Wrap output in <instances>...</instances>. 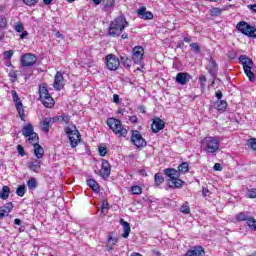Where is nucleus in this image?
Returning <instances> with one entry per match:
<instances>
[{"mask_svg":"<svg viewBox=\"0 0 256 256\" xmlns=\"http://www.w3.org/2000/svg\"><path fill=\"white\" fill-rule=\"evenodd\" d=\"M188 171L189 164L187 162L181 163L178 167V171L173 168H166L164 170V175L169 177L168 187H170V189H181V187H183V181L179 179V174L187 173Z\"/></svg>","mask_w":256,"mask_h":256,"instance_id":"nucleus-1","label":"nucleus"},{"mask_svg":"<svg viewBox=\"0 0 256 256\" xmlns=\"http://www.w3.org/2000/svg\"><path fill=\"white\" fill-rule=\"evenodd\" d=\"M127 27H129V22H127L125 16H118L110 23L108 35L110 37H119Z\"/></svg>","mask_w":256,"mask_h":256,"instance_id":"nucleus-2","label":"nucleus"},{"mask_svg":"<svg viewBox=\"0 0 256 256\" xmlns=\"http://www.w3.org/2000/svg\"><path fill=\"white\" fill-rule=\"evenodd\" d=\"M201 149L205 153H217L219 151V139L213 136H207L202 140Z\"/></svg>","mask_w":256,"mask_h":256,"instance_id":"nucleus-3","label":"nucleus"},{"mask_svg":"<svg viewBox=\"0 0 256 256\" xmlns=\"http://www.w3.org/2000/svg\"><path fill=\"white\" fill-rule=\"evenodd\" d=\"M64 131L70 141L71 147H77V145H79V142L81 141V134L79 133V130H77V126L73 124L68 125L64 128Z\"/></svg>","mask_w":256,"mask_h":256,"instance_id":"nucleus-4","label":"nucleus"},{"mask_svg":"<svg viewBox=\"0 0 256 256\" xmlns=\"http://www.w3.org/2000/svg\"><path fill=\"white\" fill-rule=\"evenodd\" d=\"M106 123L115 135H118V137H127L128 131L125 127H123L121 120L115 118H108Z\"/></svg>","mask_w":256,"mask_h":256,"instance_id":"nucleus-5","label":"nucleus"},{"mask_svg":"<svg viewBox=\"0 0 256 256\" xmlns=\"http://www.w3.org/2000/svg\"><path fill=\"white\" fill-rule=\"evenodd\" d=\"M239 62L241 63V65H243L244 73L246 77H248L249 81H255V74L252 70L253 66L255 65L253 63V60H251V58H249L248 56L241 55L239 57Z\"/></svg>","mask_w":256,"mask_h":256,"instance_id":"nucleus-6","label":"nucleus"},{"mask_svg":"<svg viewBox=\"0 0 256 256\" xmlns=\"http://www.w3.org/2000/svg\"><path fill=\"white\" fill-rule=\"evenodd\" d=\"M237 31L242 33V35H246V37H252V39L256 38V28L255 26H251L249 23L245 21H240L236 25Z\"/></svg>","mask_w":256,"mask_h":256,"instance_id":"nucleus-7","label":"nucleus"},{"mask_svg":"<svg viewBox=\"0 0 256 256\" xmlns=\"http://www.w3.org/2000/svg\"><path fill=\"white\" fill-rule=\"evenodd\" d=\"M131 143L137 149H141L143 147H147V141H145L144 137L141 135V132L138 130H133L131 135Z\"/></svg>","mask_w":256,"mask_h":256,"instance_id":"nucleus-8","label":"nucleus"},{"mask_svg":"<svg viewBox=\"0 0 256 256\" xmlns=\"http://www.w3.org/2000/svg\"><path fill=\"white\" fill-rule=\"evenodd\" d=\"M12 99L15 103L16 110L18 111V115L21 121H25V110L23 109V103L21 102V98H19V94L17 91L12 90Z\"/></svg>","mask_w":256,"mask_h":256,"instance_id":"nucleus-9","label":"nucleus"},{"mask_svg":"<svg viewBox=\"0 0 256 256\" xmlns=\"http://www.w3.org/2000/svg\"><path fill=\"white\" fill-rule=\"evenodd\" d=\"M121 65V61L114 54H108L106 56V67L109 71H117Z\"/></svg>","mask_w":256,"mask_h":256,"instance_id":"nucleus-10","label":"nucleus"},{"mask_svg":"<svg viewBox=\"0 0 256 256\" xmlns=\"http://www.w3.org/2000/svg\"><path fill=\"white\" fill-rule=\"evenodd\" d=\"M132 53H133L132 60L134 61V63H136V65H141V63H143V54L145 53V50H143V47L141 46L134 47Z\"/></svg>","mask_w":256,"mask_h":256,"instance_id":"nucleus-11","label":"nucleus"},{"mask_svg":"<svg viewBox=\"0 0 256 256\" xmlns=\"http://www.w3.org/2000/svg\"><path fill=\"white\" fill-rule=\"evenodd\" d=\"M37 63V56L31 53L24 54L22 56L23 67H33Z\"/></svg>","mask_w":256,"mask_h":256,"instance_id":"nucleus-12","label":"nucleus"},{"mask_svg":"<svg viewBox=\"0 0 256 256\" xmlns=\"http://www.w3.org/2000/svg\"><path fill=\"white\" fill-rule=\"evenodd\" d=\"M109 175H111V164H109V161L103 159L100 169V177L107 179Z\"/></svg>","mask_w":256,"mask_h":256,"instance_id":"nucleus-13","label":"nucleus"},{"mask_svg":"<svg viewBox=\"0 0 256 256\" xmlns=\"http://www.w3.org/2000/svg\"><path fill=\"white\" fill-rule=\"evenodd\" d=\"M189 81H191V74L187 72H179L176 75V83H178V85H187Z\"/></svg>","mask_w":256,"mask_h":256,"instance_id":"nucleus-14","label":"nucleus"},{"mask_svg":"<svg viewBox=\"0 0 256 256\" xmlns=\"http://www.w3.org/2000/svg\"><path fill=\"white\" fill-rule=\"evenodd\" d=\"M151 129L153 133H159V131L165 129V122L160 118H155L152 122Z\"/></svg>","mask_w":256,"mask_h":256,"instance_id":"nucleus-15","label":"nucleus"},{"mask_svg":"<svg viewBox=\"0 0 256 256\" xmlns=\"http://www.w3.org/2000/svg\"><path fill=\"white\" fill-rule=\"evenodd\" d=\"M41 165H43V162L37 158L28 162L27 167L28 169H30V171H34V173H39Z\"/></svg>","mask_w":256,"mask_h":256,"instance_id":"nucleus-16","label":"nucleus"},{"mask_svg":"<svg viewBox=\"0 0 256 256\" xmlns=\"http://www.w3.org/2000/svg\"><path fill=\"white\" fill-rule=\"evenodd\" d=\"M185 256H205V249L201 246H195L188 250Z\"/></svg>","mask_w":256,"mask_h":256,"instance_id":"nucleus-17","label":"nucleus"},{"mask_svg":"<svg viewBox=\"0 0 256 256\" xmlns=\"http://www.w3.org/2000/svg\"><path fill=\"white\" fill-rule=\"evenodd\" d=\"M138 15L141 19H144L146 21L153 19V13L147 11V8L145 6H142L138 9Z\"/></svg>","mask_w":256,"mask_h":256,"instance_id":"nucleus-18","label":"nucleus"},{"mask_svg":"<svg viewBox=\"0 0 256 256\" xmlns=\"http://www.w3.org/2000/svg\"><path fill=\"white\" fill-rule=\"evenodd\" d=\"M54 88L57 91H61L63 89V73L57 72L54 79Z\"/></svg>","mask_w":256,"mask_h":256,"instance_id":"nucleus-19","label":"nucleus"},{"mask_svg":"<svg viewBox=\"0 0 256 256\" xmlns=\"http://www.w3.org/2000/svg\"><path fill=\"white\" fill-rule=\"evenodd\" d=\"M120 225H122L123 227L122 237L124 239H127V237H129V234L131 233V225L129 224V222L123 219H120Z\"/></svg>","mask_w":256,"mask_h":256,"instance_id":"nucleus-20","label":"nucleus"},{"mask_svg":"<svg viewBox=\"0 0 256 256\" xmlns=\"http://www.w3.org/2000/svg\"><path fill=\"white\" fill-rule=\"evenodd\" d=\"M217 69H218L217 62H215L213 58H210L208 63V71L210 75L215 77V75H217Z\"/></svg>","mask_w":256,"mask_h":256,"instance_id":"nucleus-21","label":"nucleus"},{"mask_svg":"<svg viewBox=\"0 0 256 256\" xmlns=\"http://www.w3.org/2000/svg\"><path fill=\"white\" fill-rule=\"evenodd\" d=\"M34 155L36 159H43V155H45V150L43 149V146L40 144L34 145Z\"/></svg>","mask_w":256,"mask_h":256,"instance_id":"nucleus-22","label":"nucleus"},{"mask_svg":"<svg viewBox=\"0 0 256 256\" xmlns=\"http://www.w3.org/2000/svg\"><path fill=\"white\" fill-rule=\"evenodd\" d=\"M55 122V118H45L43 120V126H42V131L44 133H49V129H51V125Z\"/></svg>","mask_w":256,"mask_h":256,"instance_id":"nucleus-23","label":"nucleus"},{"mask_svg":"<svg viewBox=\"0 0 256 256\" xmlns=\"http://www.w3.org/2000/svg\"><path fill=\"white\" fill-rule=\"evenodd\" d=\"M34 133H35V131L33 129V124L28 123L25 126H23L22 134L24 135V137H28V136H30V135H32Z\"/></svg>","mask_w":256,"mask_h":256,"instance_id":"nucleus-24","label":"nucleus"},{"mask_svg":"<svg viewBox=\"0 0 256 256\" xmlns=\"http://www.w3.org/2000/svg\"><path fill=\"white\" fill-rule=\"evenodd\" d=\"M39 95H40V101H43L44 99H47L48 97H51V94H49V90H47V86H45V85L40 86Z\"/></svg>","mask_w":256,"mask_h":256,"instance_id":"nucleus-25","label":"nucleus"},{"mask_svg":"<svg viewBox=\"0 0 256 256\" xmlns=\"http://www.w3.org/2000/svg\"><path fill=\"white\" fill-rule=\"evenodd\" d=\"M10 193H11V188H9V186H3L0 191V199H3L4 201L9 199Z\"/></svg>","mask_w":256,"mask_h":256,"instance_id":"nucleus-26","label":"nucleus"},{"mask_svg":"<svg viewBox=\"0 0 256 256\" xmlns=\"http://www.w3.org/2000/svg\"><path fill=\"white\" fill-rule=\"evenodd\" d=\"M41 103L44 105V107H47L48 109H51L55 106V100L51 96H48L47 98L41 100Z\"/></svg>","mask_w":256,"mask_h":256,"instance_id":"nucleus-27","label":"nucleus"},{"mask_svg":"<svg viewBox=\"0 0 256 256\" xmlns=\"http://www.w3.org/2000/svg\"><path fill=\"white\" fill-rule=\"evenodd\" d=\"M164 182H165V178L163 177V174L156 173L154 176V186L160 187Z\"/></svg>","mask_w":256,"mask_h":256,"instance_id":"nucleus-28","label":"nucleus"},{"mask_svg":"<svg viewBox=\"0 0 256 256\" xmlns=\"http://www.w3.org/2000/svg\"><path fill=\"white\" fill-rule=\"evenodd\" d=\"M104 11H111L115 7V0H102Z\"/></svg>","mask_w":256,"mask_h":256,"instance_id":"nucleus-29","label":"nucleus"},{"mask_svg":"<svg viewBox=\"0 0 256 256\" xmlns=\"http://www.w3.org/2000/svg\"><path fill=\"white\" fill-rule=\"evenodd\" d=\"M87 185H88V187L93 189V191L95 193H99V191H100L99 184L97 183V181H95V179H88Z\"/></svg>","mask_w":256,"mask_h":256,"instance_id":"nucleus-30","label":"nucleus"},{"mask_svg":"<svg viewBox=\"0 0 256 256\" xmlns=\"http://www.w3.org/2000/svg\"><path fill=\"white\" fill-rule=\"evenodd\" d=\"M13 207V202H8L5 206L0 207V210H2L6 214V216L9 217V214L11 213V211H13Z\"/></svg>","mask_w":256,"mask_h":256,"instance_id":"nucleus-31","label":"nucleus"},{"mask_svg":"<svg viewBox=\"0 0 256 256\" xmlns=\"http://www.w3.org/2000/svg\"><path fill=\"white\" fill-rule=\"evenodd\" d=\"M28 141L31 145L35 146L39 144V135L37 133L30 134L28 136Z\"/></svg>","mask_w":256,"mask_h":256,"instance_id":"nucleus-32","label":"nucleus"},{"mask_svg":"<svg viewBox=\"0 0 256 256\" xmlns=\"http://www.w3.org/2000/svg\"><path fill=\"white\" fill-rule=\"evenodd\" d=\"M235 219H236V221H247V223H248L249 219H251V216H249V214H247L245 212H240L236 215Z\"/></svg>","mask_w":256,"mask_h":256,"instance_id":"nucleus-33","label":"nucleus"},{"mask_svg":"<svg viewBox=\"0 0 256 256\" xmlns=\"http://www.w3.org/2000/svg\"><path fill=\"white\" fill-rule=\"evenodd\" d=\"M27 186L30 191H35L37 189V179L36 178H30L27 181Z\"/></svg>","mask_w":256,"mask_h":256,"instance_id":"nucleus-34","label":"nucleus"},{"mask_svg":"<svg viewBox=\"0 0 256 256\" xmlns=\"http://www.w3.org/2000/svg\"><path fill=\"white\" fill-rule=\"evenodd\" d=\"M216 109L218 111H225V109H227V101H225V100H218V102L216 104Z\"/></svg>","mask_w":256,"mask_h":256,"instance_id":"nucleus-35","label":"nucleus"},{"mask_svg":"<svg viewBox=\"0 0 256 256\" xmlns=\"http://www.w3.org/2000/svg\"><path fill=\"white\" fill-rule=\"evenodd\" d=\"M14 30L16 33H23L25 31V25L22 22L14 23Z\"/></svg>","mask_w":256,"mask_h":256,"instance_id":"nucleus-36","label":"nucleus"},{"mask_svg":"<svg viewBox=\"0 0 256 256\" xmlns=\"http://www.w3.org/2000/svg\"><path fill=\"white\" fill-rule=\"evenodd\" d=\"M108 211H109V203L104 200L101 205L100 213H102V215H107Z\"/></svg>","mask_w":256,"mask_h":256,"instance_id":"nucleus-37","label":"nucleus"},{"mask_svg":"<svg viewBox=\"0 0 256 256\" xmlns=\"http://www.w3.org/2000/svg\"><path fill=\"white\" fill-rule=\"evenodd\" d=\"M246 197H248V199H256V188L248 189L246 192Z\"/></svg>","mask_w":256,"mask_h":256,"instance_id":"nucleus-38","label":"nucleus"},{"mask_svg":"<svg viewBox=\"0 0 256 256\" xmlns=\"http://www.w3.org/2000/svg\"><path fill=\"white\" fill-rule=\"evenodd\" d=\"M132 195H141L143 193V189L141 186H132L131 187Z\"/></svg>","mask_w":256,"mask_h":256,"instance_id":"nucleus-39","label":"nucleus"},{"mask_svg":"<svg viewBox=\"0 0 256 256\" xmlns=\"http://www.w3.org/2000/svg\"><path fill=\"white\" fill-rule=\"evenodd\" d=\"M248 227L252 229V231H256V219L250 216V219L247 222Z\"/></svg>","mask_w":256,"mask_h":256,"instance_id":"nucleus-40","label":"nucleus"},{"mask_svg":"<svg viewBox=\"0 0 256 256\" xmlns=\"http://www.w3.org/2000/svg\"><path fill=\"white\" fill-rule=\"evenodd\" d=\"M16 195H18V197L25 196V185L18 186V188L16 189Z\"/></svg>","mask_w":256,"mask_h":256,"instance_id":"nucleus-41","label":"nucleus"},{"mask_svg":"<svg viewBox=\"0 0 256 256\" xmlns=\"http://www.w3.org/2000/svg\"><path fill=\"white\" fill-rule=\"evenodd\" d=\"M13 50H8L3 53V57L5 61H11V57H13Z\"/></svg>","mask_w":256,"mask_h":256,"instance_id":"nucleus-42","label":"nucleus"},{"mask_svg":"<svg viewBox=\"0 0 256 256\" xmlns=\"http://www.w3.org/2000/svg\"><path fill=\"white\" fill-rule=\"evenodd\" d=\"M180 211L184 215H189V213H191V208H189V205L184 204V205L181 206Z\"/></svg>","mask_w":256,"mask_h":256,"instance_id":"nucleus-43","label":"nucleus"},{"mask_svg":"<svg viewBox=\"0 0 256 256\" xmlns=\"http://www.w3.org/2000/svg\"><path fill=\"white\" fill-rule=\"evenodd\" d=\"M7 27V18H5L4 16H0V31H2V29H5Z\"/></svg>","mask_w":256,"mask_h":256,"instance_id":"nucleus-44","label":"nucleus"},{"mask_svg":"<svg viewBox=\"0 0 256 256\" xmlns=\"http://www.w3.org/2000/svg\"><path fill=\"white\" fill-rule=\"evenodd\" d=\"M248 145L253 151H256V138H250L248 140Z\"/></svg>","mask_w":256,"mask_h":256,"instance_id":"nucleus-45","label":"nucleus"},{"mask_svg":"<svg viewBox=\"0 0 256 256\" xmlns=\"http://www.w3.org/2000/svg\"><path fill=\"white\" fill-rule=\"evenodd\" d=\"M190 47L194 53H199V51H201V47H199L198 43H192L190 44Z\"/></svg>","mask_w":256,"mask_h":256,"instance_id":"nucleus-46","label":"nucleus"},{"mask_svg":"<svg viewBox=\"0 0 256 256\" xmlns=\"http://www.w3.org/2000/svg\"><path fill=\"white\" fill-rule=\"evenodd\" d=\"M98 152L100 157H105V155H107V147L100 146Z\"/></svg>","mask_w":256,"mask_h":256,"instance_id":"nucleus-47","label":"nucleus"},{"mask_svg":"<svg viewBox=\"0 0 256 256\" xmlns=\"http://www.w3.org/2000/svg\"><path fill=\"white\" fill-rule=\"evenodd\" d=\"M17 151H18V154L21 155V157H25V148H23V146L21 145H18L17 146Z\"/></svg>","mask_w":256,"mask_h":256,"instance_id":"nucleus-48","label":"nucleus"},{"mask_svg":"<svg viewBox=\"0 0 256 256\" xmlns=\"http://www.w3.org/2000/svg\"><path fill=\"white\" fill-rule=\"evenodd\" d=\"M119 239L118 238H113L112 236L108 237V243H111V245H117Z\"/></svg>","mask_w":256,"mask_h":256,"instance_id":"nucleus-49","label":"nucleus"},{"mask_svg":"<svg viewBox=\"0 0 256 256\" xmlns=\"http://www.w3.org/2000/svg\"><path fill=\"white\" fill-rule=\"evenodd\" d=\"M39 0H23V2L26 4V5H29L30 7L33 6V5H37Z\"/></svg>","mask_w":256,"mask_h":256,"instance_id":"nucleus-50","label":"nucleus"},{"mask_svg":"<svg viewBox=\"0 0 256 256\" xmlns=\"http://www.w3.org/2000/svg\"><path fill=\"white\" fill-rule=\"evenodd\" d=\"M200 85L201 87H205V83H207V77L205 75H202L199 77Z\"/></svg>","mask_w":256,"mask_h":256,"instance_id":"nucleus-51","label":"nucleus"},{"mask_svg":"<svg viewBox=\"0 0 256 256\" xmlns=\"http://www.w3.org/2000/svg\"><path fill=\"white\" fill-rule=\"evenodd\" d=\"M211 13H212V15H215V17H217L221 13V9L220 8H212Z\"/></svg>","mask_w":256,"mask_h":256,"instance_id":"nucleus-52","label":"nucleus"},{"mask_svg":"<svg viewBox=\"0 0 256 256\" xmlns=\"http://www.w3.org/2000/svg\"><path fill=\"white\" fill-rule=\"evenodd\" d=\"M122 61H124L127 67H131V60L127 57H122Z\"/></svg>","mask_w":256,"mask_h":256,"instance_id":"nucleus-53","label":"nucleus"},{"mask_svg":"<svg viewBox=\"0 0 256 256\" xmlns=\"http://www.w3.org/2000/svg\"><path fill=\"white\" fill-rule=\"evenodd\" d=\"M214 171H223V167H221V164L215 163L214 164Z\"/></svg>","mask_w":256,"mask_h":256,"instance_id":"nucleus-54","label":"nucleus"},{"mask_svg":"<svg viewBox=\"0 0 256 256\" xmlns=\"http://www.w3.org/2000/svg\"><path fill=\"white\" fill-rule=\"evenodd\" d=\"M26 37H29V32H27V31H23V32H21V34H20V39H25Z\"/></svg>","mask_w":256,"mask_h":256,"instance_id":"nucleus-55","label":"nucleus"},{"mask_svg":"<svg viewBox=\"0 0 256 256\" xmlns=\"http://www.w3.org/2000/svg\"><path fill=\"white\" fill-rule=\"evenodd\" d=\"M62 121H64V123L68 124L69 121H71V117L64 115V116H62Z\"/></svg>","mask_w":256,"mask_h":256,"instance_id":"nucleus-56","label":"nucleus"},{"mask_svg":"<svg viewBox=\"0 0 256 256\" xmlns=\"http://www.w3.org/2000/svg\"><path fill=\"white\" fill-rule=\"evenodd\" d=\"M247 7L248 9H250V11H253V13H256V4H253V5L250 4Z\"/></svg>","mask_w":256,"mask_h":256,"instance_id":"nucleus-57","label":"nucleus"},{"mask_svg":"<svg viewBox=\"0 0 256 256\" xmlns=\"http://www.w3.org/2000/svg\"><path fill=\"white\" fill-rule=\"evenodd\" d=\"M129 121H130L131 123H137L138 118H137V116H130V117H129Z\"/></svg>","mask_w":256,"mask_h":256,"instance_id":"nucleus-58","label":"nucleus"},{"mask_svg":"<svg viewBox=\"0 0 256 256\" xmlns=\"http://www.w3.org/2000/svg\"><path fill=\"white\" fill-rule=\"evenodd\" d=\"M215 95H216V97L218 99H222L223 98V92H221V90H218Z\"/></svg>","mask_w":256,"mask_h":256,"instance_id":"nucleus-59","label":"nucleus"},{"mask_svg":"<svg viewBox=\"0 0 256 256\" xmlns=\"http://www.w3.org/2000/svg\"><path fill=\"white\" fill-rule=\"evenodd\" d=\"M139 175H141L142 177H147V171H145V169H142L139 171Z\"/></svg>","mask_w":256,"mask_h":256,"instance_id":"nucleus-60","label":"nucleus"},{"mask_svg":"<svg viewBox=\"0 0 256 256\" xmlns=\"http://www.w3.org/2000/svg\"><path fill=\"white\" fill-rule=\"evenodd\" d=\"M113 101H114V103H119V95L114 94L113 95Z\"/></svg>","mask_w":256,"mask_h":256,"instance_id":"nucleus-61","label":"nucleus"},{"mask_svg":"<svg viewBox=\"0 0 256 256\" xmlns=\"http://www.w3.org/2000/svg\"><path fill=\"white\" fill-rule=\"evenodd\" d=\"M228 57H229L230 59H235L236 55H235V53H233V52H229V53H228Z\"/></svg>","mask_w":256,"mask_h":256,"instance_id":"nucleus-62","label":"nucleus"},{"mask_svg":"<svg viewBox=\"0 0 256 256\" xmlns=\"http://www.w3.org/2000/svg\"><path fill=\"white\" fill-rule=\"evenodd\" d=\"M14 225H21V219L16 218V219L14 220Z\"/></svg>","mask_w":256,"mask_h":256,"instance_id":"nucleus-63","label":"nucleus"},{"mask_svg":"<svg viewBox=\"0 0 256 256\" xmlns=\"http://www.w3.org/2000/svg\"><path fill=\"white\" fill-rule=\"evenodd\" d=\"M10 77H12V79H17V73L15 72L10 73Z\"/></svg>","mask_w":256,"mask_h":256,"instance_id":"nucleus-64","label":"nucleus"}]
</instances>
